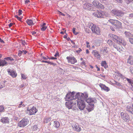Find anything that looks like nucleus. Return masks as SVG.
<instances>
[{"mask_svg":"<svg viewBox=\"0 0 133 133\" xmlns=\"http://www.w3.org/2000/svg\"><path fill=\"white\" fill-rule=\"evenodd\" d=\"M111 13L115 16L118 17H121L124 15L122 12L118 10H113L111 11Z\"/></svg>","mask_w":133,"mask_h":133,"instance_id":"obj_10","label":"nucleus"},{"mask_svg":"<svg viewBox=\"0 0 133 133\" xmlns=\"http://www.w3.org/2000/svg\"><path fill=\"white\" fill-rule=\"evenodd\" d=\"M28 119L25 118L22 119L18 123V126L20 127H24L26 126L29 122Z\"/></svg>","mask_w":133,"mask_h":133,"instance_id":"obj_8","label":"nucleus"},{"mask_svg":"<svg viewBox=\"0 0 133 133\" xmlns=\"http://www.w3.org/2000/svg\"><path fill=\"white\" fill-rule=\"evenodd\" d=\"M37 111L38 110L34 106L31 108L28 107L27 109V112L30 115H35Z\"/></svg>","mask_w":133,"mask_h":133,"instance_id":"obj_7","label":"nucleus"},{"mask_svg":"<svg viewBox=\"0 0 133 133\" xmlns=\"http://www.w3.org/2000/svg\"><path fill=\"white\" fill-rule=\"evenodd\" d=\"M49 59H57V58L56 57H52L50 58Z\"/></svg>","mask_w":133,"mask_h":133,"instance_id":"obj_59","label":"nucleus"},{"mask_svg":"<svg viewBox=\"0 0 133 133\" xmlns=\"http://www.w3.org/2000/svg\"><path fill=\"white\" fill-rule=\"evenodd\" d=\"M126 80L128 82L131 84L132 87L133 88V81L132 80L128 78H127Z\"/></svg>","mask_w":133,"mask_h":133,"instance_id":"obj_30","label":"nucleus"},{"mask_svg":"<svg viewBox=\"0 0 133 133\" xmlns=\"http://www.w3.org/2000/svg\"><path fill=\"white\" fill-rule=\"evenodd\" d=\"M85 31L87 33H89L90 32V30L88 28H86L85 29Z\"/></svg>","mask_w":133,"mask_h":133,"instance_id":"obj_44","label":"nucleus"},{"mask_svg":"<svg viewBox=\"0 0 133 133\" xmlns=\"http://www.w3.org/2000/svg\"><path fill=\"white\" fill-rule=\"evenodd\" d=\"M29 0H26L25 1V3L26 4L28 3L29 2Z\"/></svg>","mask_w":133,"mask_h":133,"instance_id":"obj_61","label":"nucleus"},{"mask_svg":"<svg viewBox=\"0 0 133 133\" xmlns=\"http://www.w3.org/2000/svg\"><path fill=\"white\" fill-rule=\"evenodd\" d=\"M51 118L50 117H47L45 119V122L46 123H48V122L51 121Z\"/></svg>","mask_w":133,"mask_h":133,"instance_id":"obj_36","label":"nucleus"},{"mask_svg":"<svg viewBox=\"0 0 133 133\" xmlns=\"http://www.w3.org/2000/svg\"><path fill=\"white\" fill-rule=\"evenodd\" d=\"M66 59L68 60L69 63H70L72 64H74L77 62L76 59L74 57H67Z\"/></svg>","mask_w":133,"mask_h":133,"instance_id":"obj_12","label":"nucleus"},{"mask_svg":"<svg viewBox=\"0 0 133 133\" xmlns=\"http://www.w3.org/2000/svg\"><path fill=\"white\" fill-rule=\"evenodd\" d=\"M91 25L92 32L98 35H100L101 30L100 28L92 23L91 24Z\"/></svg>","mask_w":133,"mask_h":133,"instance_id":"obj_6","label":"nucleus"},{"mask_svg":"<svg viewBox=\"0 0 133 133\" xmlns=\"http://www.w3.org/2000/svg\"><path fill=\"white\" fill-rule=\"evenodd\" d=\"M48 57L46 58V57L43 56V57H42V58L45 60H47L48 59H50V58L49 57Z\"/></svg>","mask_w":133,"mask_h":133,"instance_id":"obj_54","label":"nucleus"},{"mask_svg":"<svg viewBox=\"0 0 133 133\" xmlns=\"http://www.w3.org/2000/svg\"><path fill=\"white\" fill-rule=\"evenodd\" d=\"M124 34L128 38H130V37L133 36L132 35L128 32L125 31L124 32Z\"/></svg>","mask_w":133,"mask_h":133,"instance_id":"obj_24","label":"nucleus"},{"mask_svg":"<svg viewBox=\"0 0 133 133\" xmlns=\"http://www.w3.org/2000/svg\"><path fill=\"white\" fill-rule=\"evenodd\" d=\"M110 28L112 31H115V30L114 28L112 26H110Z\"/></svg>","mask_w":133,"mask_h":133,"instance_id":"obj_57","label":"nucleus"},{"mask_svg":"<svg viewBox=\"0 0 133 133\" xmlns=\"http://www.w3.org/2000/svg\"><path fill=\"white\" fill-rule=\"evenodd\" d=\"M88 97V94L86 92L83 93L78 92L76 94L75 98H77L76 100L77 106L80 110H83L85 107L84 99H86Z\"/></svg>","mask_w":133,"mask_h":133,"instance_id":"obj_1","label":"nucleus"},{"mask_svg":"<svg viewBox=\"0 0 133 133\" xmlns=\"http://www.w3.org/2000/svg\"><path fill=\"white\" fill-rule=\"evenodd\" d=\"M7 71L8 74L11 76L13 78L17 76V74L15 71L13 70L8 69L7 70Z\"/></svg>","mask_w":133,"mask_h":133,"instance_id":"obj_13","label":"nucleus"},{"mask_svg":"<svg viewBox=\"0 0 133 133\" xmlns=\"http://www.w3.org/2000/svg\"><path fill=\"white\" fill-rule=\"evenodd\" d=\"M22 44L23 45H24L25 44V43H26L25 42V41H23L22 42Z\"/></svg>","mask_w":133,"mask_h":133,"instance_id":"obj_64","label":"nucleus"},{"mask_svg":"<svg viewBox=\"0 0 133 133\" xmlns=\"http://www.w3.org/2000/svg\"><path fill=\"white\" fill-rule=\"evenodd\" d=\"M22 103H23V102H21V104H19L18 105V108H20L22 107Z\"/></svg>","mask_w":133,"mask_h":133,"instance_id":"obj_56","label":"nucleus"},{"mask_svg":"<svg viewBox=\"0 0 133 133\" xmlns=\"http://www.w3.org/2000/svg\"><path fill=\"white\" fill-rule=\"evenodd\" d=\"M130 72L133 75V67L132 66L130 67Z\"/></svg>","mask_w":133,"mask_h":133,"instance_id":"obj_47","label":"nucleus"},{"mask_svg":"<svg viewBox=\"0 0 133 133\" xmlns=\"http://www.w3.org/2000/svg\"><path fill=\"white\" fill-rule=\"evenodd\" d=\"M38 128L37 125H34L32 128V130H36Z\"/></svg>","mask_w":133,"mask_h":133,"instance_id":"obj_39","label":"nucleus"},{"mask_svg":"<svg viewBox=\"0 0 133 133\" xmlns=\"http://www.w3.org/2000/svg\"><path fill=\"white\" fill-rule=\"evenodd\" d=\"M101 64L102 66L104 67L105 68H106L108 67L105 61H102L101 62Z\"/></svg>","mask_w":133,"mask_h":133,"instance_id":"obj_25","label":"nucleus"},{"mask_svg":"<svg viewBox=\"0 0 133 133\" xmlns=\"http://www.w3.org/2000/svg\"><path fill=\"white\" fill-rule=\"evenodd\" d=\"M117 2L119 3H122V0H115Z\"/></svg>","mask_w":133,"mask_h":133,"instance_id":"obj_58","label":"nucleus"},{"mask_svg":"<svg viewBox=\"0 0 133 133\" xmlns=\"http://www.w3.org/2000/svg\"><path fill=\"white\" fill-rule=\"evenodd\" d=\"M46 24L45 23H44L41 25V29L42 31L45 30L47 28V27L45 26Z\"/></svg>","mask_w":133,"mask_h":133,"instance_id":"obj_27","label":"nucleus"},{"mask_svg":"<svg viewBox=\"0 0 133 133\" xmlns=\"http://www.w3.org/2000/svg\"><path fill=\"white\" fill-rule=\"evenodd\" d=\"M99 2L96 0H94L92 2V3L93 5H94L95 7L97 8V6H98L99 4Z\"/></svg>","mask_w":133,"mask_h":133,"instance_id":"obj_29","label":"nucleus"},{"mask_svg":"<svg viewBox=\"0 0 133 133\" xmlns=\"http://www.w3.org/2000/svg\"><path fill=\"white\" fill-rule=\"evenodd\" d=\"M127 63L128 64H133V57L130 56L127 59Z\"/></svg>","mask_w":133,"mask_h":133,"instance_id":"obj_19","label":"nucleus"},{"mask_svg":"<svg viewBox=\"0 0 133 133\" xmlns=\"http://www.w3.org/2000/svg\"><path fill=\"white\" fill-rule=\"evenodd\" d=\"M108 48L107 47H104L103 50L104 53H108Z\"/></svg>","mask_w":133,"mask_h":133,"instance_id":"obj_33","label":"nucleus"},{"mask_svg":"<svg viewBox=\"0 0 133 133\" xmlns=\"http://www.w3.org/2000/svg\"><path fill=\"white\" fill-rule=\"evenodd\" d=\"M21 77L23 79H25L26 78V76L22 74H21Z\"/></svg>","mask_w":133,"mask_h":133,"instance_id":"obj_48","label":"nucleus"},{"mask_svg":"<svg viewBox=\"0 0 133 133\" xmlns=\"http://www.w3.org/2000/svg\"><path fill=\"white\" fill-rule=\"evenodd\" d=\"M103 14L102 12L96 11L94 12L93 13V15L94 16L98 18H103Z\"/></svg>","mask_w":133,"mask_h":133,"instance_id":"obj_11","label":"nucleus"},{"mask_svg":"<svg viewBox=\"0 0 133 133\" xmlns=\"http://www.w3.org/2000/svg\"><path fill=\"white\" fill-rule=\"evenodd\" d=\"M47 63H48V64H50L51 65H55V64L54 63L51 62H49V61H47Z\"/></svg>","mask_w":133,"mask_h":133,"instance_id":"obj_49","label":"nucleus"},{"mask_svg":"<svg viewBox=\"0 0 133 133\" xmlns=\"http://www.w3.org/2000/svg\"><path fill=\"white\" fill-rule=\"evenodd\" d=\"M72 127L74 130L78 132L80 131L81 130V127L78 124H75L72 125Z\"/></svg>","mask_w":133,"mask_h":133,"instance_id":"obj_15","label":"nucleus"},{"mask_svg":"<svg viewBox=\"0 0 133 133\" xmlns=\"http://www.w3.org/2000/svg\"><path fill=\"white\" fill-rule=\"evenodd\" d=\"M86 43L87 44V48H88L89 47V46H90V45H89V43L88 42V41H86Z\"/></svg>","mask_w":133,"mask_h":133,"instance_id":"obj_52","label":"nucleus"},{"mask_svg":"<svg viewBox=\"0 0 133 133\" xmlns=\"http://www.w3.org/2000/svg\"><path fill=\"white\" fill-rule=\"evenodd\" d=\"M115 84L118 86H119V87L120 89L122 88L123 87L122 85L121 84L119 83L118 82H116V84Z\"/></svg>","mask_w":133,"mask_h":133,"instance_id":"obj_37","label":"nucleus"},{"mask_svg":"<svg viewBox=\"0 0 133 133\" xmlns=\"http://www.w3.org/2000/svg\"><path fill=\"white\" fill-rule=\"evenodd\" d=\"M126 110L128 112L133 114V109L130 106H128L126 107Z\"/></svg>","mask_w":133,"mask_h":133,"instance_id":"obj_23","label":"nucleus"},{"mask_svg":"<svg viewBox=\"0 0 133 133\" xmlns=\"http://www.w3.org/2000/svg\"><path fill=\"white\" fill-rule=\"evenodd\" d=\"M4 59L6 60L7 61L10 60V61H12L14 60L13 58L11 57H8L4 58Z\"/></svg>","mask_w":133,"mask_h":133,"instance_id":"obj_32","label":"nucleus"},{"mask_svg":"<svg viewBox=\"0 0 133 133\" xmlns=\"http://www.w3.org/2000/svg\"><path fill=\"white\" fill-rule=\"evenodd\" d=\"M129 17L130 18H133V13H131L129 15Z\"/></svg>","mask_w":133,"mask_h":133,"instance_id":"obj_50","label":"nucleus"},{"mask_svg":"<svg viewBox=\"0 0 133 133\" xmlns=\"http://www.w3.org/2000/svg\"><path fill=\"white\" fill-rule=\"evenodd\" d=\"M92 6V5L89 3H85L83 5V6L84 8L89 10H91Z\"/></svg>","mask_w":133,"mask_h":133,"instance_id":"obj_18","label":"nucleus"},{"mask_svg":"<svg viewBox=\"0 0 133 133\" xmlns=\"http://www.w3.org/2000/svg\"><path fill=\"white\" fill-rule=\"evenodd\" d=\"M0 42L3 43H4V41L0 38Z\"/></svg>","mask_w":133,"mask_h":133,"instance_id":"obj_62","label":"nucleus"},{"mask_svg":"<svg viewBox=\"0 0 133 133\" xmlns=\"http://www.w3.org/2000/svg\"><path fill=\"white\" fill-rule=\"evenodd\" d=\"M54 126L56 128H58L60 126L59 122L57 121H54Z\"/></svg>","mask_w":133,"mask_h":133,"instance_id":"obj_28","label":"nucleus"},{"mask_svg":"<svg viewBox=\"0 0 133 133\" xmlns=\"http://www.w3.org/2000/svg\"><path fill=\"white\" fill-rule=\"evenodd\" d=\"M4 107L2 105L0 106V112L4 111Z\"/></svg>","mask_w":133,"mask_h":133,"instance_id":"obj_35","label":"nucleus"},{"mask_svg":"<svg viewBox=\"0 0 133 133\" xmlns=\"http://www.w3.org/2000/svg\"><path fill=\"white\" fill-rule=\"evenodd\" d=\"M58 14H59V15H62V16H65V15L63 13H62L61 12L59 11H58Z\"/></svg>","mask_w":133,"mask_h":133,"instance_id":"obj_43","label":"nucleus"},{"mask_svg":"<svg viewBox=\"0 0 133 133\" xmlns=\"http://www.w3.org/2000/svg\"><path fill=\"white\" fill-rule=\"evenodd\" d=\"M22 11L21 10H19L18 11V15H20L22 14Z\"/></svg>","mask_w":133,"mask_h":133,"instance_id":"obj_53","label":"nucleus"},{"mask_svg":"<svg viewBox=\"0 0 133 133\" xmlns=\"http://www.w3.org/2000/svg\"><path fill=\"white\" fill-rule=\"evenodd\" d=\"M82 50L80 48H79V49L76 51V52L77 53H79Z\"/></svg>","mask_w":133,"mask_h":133,"instance_id":"obj_51","label":"nucleus"},{"mask_svg":"<svg viewBox=\"0 0 133 133\" xmlns=\"http://www.w3.org/2000/svg\"><path fill=\"white\" fill-rule=\"evenodd\" d=\"M23 53L22 51L21 50H19L18 51V55L19 56H20Z\"/></svg>","mask_w":133,"mask_h":133,"instance_id":"obj_46","label":"nucleus"},{"mask_svg":"<svg viewBox=\"0 0 133 133\" xmlns=\"http://www.w3.org/2000/svg\"><path fill=\"white\" fill-rule=\"evenodd\" d=\"M129 39L130 42L132 44H133V38H129Z\"/></svg>","mask_w":133,"mask_h":133,"instance_id":"obj_41","label":"nucleus"},{"mask_svg":"<svg viewBox=\"0 0 133 133\" xmlns=\"http://www.w3.org/2000/svg\"><path fill=\"white\" fill-rule=\"evenodd\" d=\"M76 29L75 28H73L72 29V32L75 35H76L78 34V32H75Z\"/></svg>","mask_w":133,"mask_h":133,"instance_id":"obj_40","label":"nucleus"},{"mask_svg":"<svg viewBox=\"0 0 133 133\" xmlns=\"http://www.w3.org/2000/svg\"><path fill=\"white\" fill-rule=\"evenodd\" d=\"M68 101V102H66L65 103V105L66 107L69 109H72L73 110H75L76 107V101L74 102L72 101Z\"/></svg>","mask_w":133,"mask_h":133,"instance_id":"obj_4","label":"nucleus"},{"mask_svg":"<svg viewBox=\"0 0 133 133\" xmlns=\"http://www.w3.org/2000/svg\"><path fill=\"white\" fill-rule=\"evenodd\" d=\"M125 2L127 4H129L130 3L133 2V0H124Z\"/></svg>","mask_w":133,"mask_h":133,"instance_id":"obj_34","label":"nucleus"},{"mask_svg":"<svg viewBox=\"0 0 133 133\" xmlns=\"http://www.w3.org/2000/svg\"><path fill=\"white\" fill-rule=\"evenodd\" d=\"M94 104H89V105L87 107L86 109L89 112H90L94 109Z\"/></svg>","mask_w":133,"mask_h":133,"instance_id":"obj_20","label":"nucleus"},{"mask_svg":"<svg viewBox=\"0 0 133 133\" xmlns=\"http://www.w3.org/2000/svg\"><path fill=\"white\" fill-rule=\"evenodd\" d=\"M75 92L73 91L72 92H69L67 93L65 97L66 101H72L75 102L77 98H75L76 95H75Z\"/></svg>","mask_w":133,"mask_h":133,"instance_id":"obj_3","label":"nucleus"},{"mask_svg":"<svg viewBox=\"0 0 133 133\" xmlns=\"http://www.w3.org/2000/svg\"><path fill=\"white\" fill-rule=\"evenodd\" d=\"M121 117L124 121L126 122H128L129 120V117L128 114L125 112L121 113Z\"/></svg>","mask_w":133,"mask_h":133,"instance_id":"obj_9","label":"nucleus"},{"mask_svg":"<svg viewBox=\"0 0 133 133\" xmlns=\"http://www.w3.org/2000/svg\"><path fill=\"white\" fill-rule=\"evenodd\" d=\"M26 23L27 24L30 26L34 25V23H33L32 20L31 19H27L26 21Z\"/></svg>","mask_w":133,"mask_h":133,"instance_id":"obj_26","label":"nucleus"},{"mask_svg":"<svg viewBox=\"0 0 133 133\" xmlns=\"http://www.w3.org/2000/svg\"><path fill=\"white\" fill-rule=\"evenodd\" d=\"M107 42L109 45H111L112 44V42L110 40H109L107 41Z\"/></svg>","mask_w":133,"mask_h":133,"instance_id":"obj_38","label":"nucleus"},{"mask_svg":"<svg viewBox=\"0 0 133 133\" xmlns=\"http://www.w3.org/2000/svg\"><path fill=\"white\" fill-rule=\"evenodd\" d=\"M97 8L101 9H103L104 8V6L102 4L99 3L98 6H97Z\"/></svg>","mask_w":133,"mask_h":133,"instance_id":"obj_31","label":"nucleus"},{"mask_svg":"<svg viewBox=\"0 0 133 133\" xmlns=\"http://www.w3.org/2000/svg\"><path fill=\"white\" fill-rule=\"evenodd\" d=\"M108 22L113 25L115 28H119L121 26V23L117 20L110 19L108 20Z\"/></svg>","mask_w":133,"mask_h":133,"instance_id":"obj_5","label":"nucleus"},{"mask_svg":"<svg viewBox=\"0 0 133 133\" xmlns=\"http://www.w3.org/2000/svg\"><path fill=\"white\" fill-rule=\"evenodd\" d=\"M7 64V62L5 60V59H0V66H4L6 65Z\"/></svg>","mask_w":133,"mask_h":133,"instance_id":"obj_22","label":"nucleus"},{"mask_svg":"<svg viewBox=\"0 0 133 133\" xmlns=\"http://www.w3.org/2000/svg\"><path fill=\"white\" fill-rule=\"evenodd\" d=\"M13 23H10L9 25V28H10L13 25Z\"/></svg>","mask_w":133,"mask_h":133,"instance_id":"obj_60","label":"nucleus"},{"mask_svg":"<svg viewBox=\"0 0 133 133\" xmlns=\"http://www.w3.org/2000/svg\"><path fill=\"white\" fill-rule=\"evenodd\" d=\"M1 121L3 123H8L9 122L8 118V117H3L1 119Z\"/></svg>","mask_w":133,"mask_h":133,"instance_id":"obj_21","label":"nucleus"},{"mask_svg":"<svg viewBox=\"0 0 133 133\" xmlns=\"http://www.w3.org/2000/svg\"><path fill=\"white\" fill-rule=\"evenodd\" d=\"M88 97L86 99H84L85 101L87 103H90V104H94V103H95L96 100L95 98H89L88 99Z\"/></svg>","mask_w":133,"mask_h":133,"instance_id":"obj_14","label":"nucleus"},{"mask_svg":"<svg viewBox=\"0 0 133 133\" xmlns=\"http://www.w3.org/2000/svg\"><path fill=\"white\" fill-rule=\"evenodd\" d=\"M109 37L111 38L115 42H119L124 45H126L125 42L123 39L122 38H119L116 35L110 34L109 35Z\"/></svg>","mask_w":133,"mask_h":133,"instance_id":"obj_2","label":"nucleus"},{"mask_svg":"<svg viewBox=\"0 0 133 133\" xmlns=\"http://www.w3.org/2000/svg\"><path fill=\"white\" fill-rule=\"evenodd\" d=\"M23 53L24 54H25L27 52V51H24L23 50L22 51Z\"/></svg>","mask_w":133,"mask_h":133,"instance_id":"obj_63","label":"nucleus"},{"mask_svg":"<svg viewBox=\"0 0 133 133\" xmlns=\"http://www.w3.org/2000/svg\"><path fill=\"white\" fill-rule=\"evenodd\" d=\"M15 17L17 18L18 20H19V21H21L22 19L21 18L18 17V16L17 15H16L15 16Z\"/></svg>","mask_w":133,"mask_h":133,"instance_id":"obj_45","label":"nucleus"},{"mask_svg":"<svg viewBox=\"0 0 133 133\" xmlns=\"http://www.w3.org/2000/svg\"><path fill=\"white\" fill-rule=\"evenodd\" d=\"M102 3H105V4H107V0H99Z\"/></svg>","mask_w":133,"mask_h":133,"instance_id":"obj_42","label":"nucleus"},{"mask_svg":"<svg viewBox=\"0 0 133 133\" xmlns=\"http://www.w3.org/2000/svg\"><path fill=\"white\" fill-rule=\"evenodd\" d=\"M59 53L57 51L56 52V53L54 55V56L55 57H56L57 56H58Z\"/></svg>","mask_w":133,"mask_h":133,"instance_id":"obj_55","label":"nucleus"},{"mask_svg":"<svg viewBox=\"0 0 133 133\" xmlns=\"http://www.w3.org/2000/svg\"><path fill=\"white\" fill-rule=\"evenodd\" d=\"M99 85L101 88L102 90H103L105 91L108 92L110 90L109 88L108 87H106L105 85L102 83H100Z\"/></svg>","mask_w":133,"mask_h":133,"instance_id":"obj_17","label":"nucleus"},{"mask_svg":"<svg viewBox=\"0 0 133 133\" xmlns=\"http://www.w3.org/2000/svg\"><path fill=\"white\" fill-rule=\"evenodd\" d=\"M92 52L94 56L97 59H101L100 55L98 53V52L96 50H93Z\"/></svg>","mask_w":133,"mask_h":133,"instance_id":"obj_16","label":"nucleus"}]
</instances>
